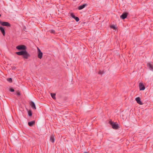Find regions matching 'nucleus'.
Segmentation results:
<instances>
[{
    "instance_id": "obj_22",
    "label": "nucleus",
    "mask_w": 153,
    "mask_h": 153,
    "mask_svg": "<svg viewBox=\"0 0 153 153\" xmlns=\"http://www.w3.org/2000/svg\"><path fill=\"white\" fill-rule=\"evenodd\" d=\"M99 74H102V72L101 71H100Z\"/></svg>"
},
{
    "instance_id": "obj_7",
    "label": "nucleus",
    "mask_w": 153,
    "mask_h": 153,
    "mask_svg": "<svg viewBox=\"0 0 153 153\" xmlns=\"http://www.w3.org/2000/svg\"><path fill=\"white\" fill-rule=\"evenodd\" d=\"M135 100L137 101V103L140 105H142L143 103L141 101L140 98V97H137L135 98Z\"/></svg>"
},
{
    "instance_id": "obj_14",
    "label": "nucleus",
    "mask_w": 153,
    "mask_h": 153,
    "mask_svg": "<svg viewBox=\"0 0 153 153\" xmlns=\"http://www.w3.org/2000/svg\"><path fill=\"white\" fill-rule=\"evenodd\" d=\"M50 141L52 143H53L55 141V138L53 135H51L50 138Z\"/></svg>"
},
{
    "instance_id": "obj_21",
    "label": "nucleus",
    "mask_w": 153,
    "mask_h": 153,
    "mask_svg": "<svg viewBox=\"0 0 153 153\" xmlns=\"http://www.w3.org/2000/svg\"><path fill=\"white\" fill-rule=\"evenodd\" d=\"M10 91L11 92H13L14 91V90L12 88H11L10 89Z\"/></svg>"
},
{
    "instance_id": "obj_1",
    "label": "nucleus",
    "mask_w": 153,
    "mask_h": 153,
    "mask_svg": "<svg viewBox=\"0 0 153 153\" xmlns=\"http://www.w3.org/2000/svg\"><path fill=\"white\" fill-rule=\"evenodd\" d=\"M16 48L19 51H21L16 52V53L19 56H22L24 59H27L28 57L30 56V55L26 51V47L24 45H20L17 46Z\"/></svg>"
},
{
    "instance_id": "obj_10",
    "label": "nucleus",
    "mask_w": 153,
    "mask_h": 153,
    "mask_svg": "<svg viewBox=\"0 0 153 153\" xmlns=\"http://www.w3.org/2000/svg\"><path fill=\"white\" fill-rule=\"evenodd\" d=\"M139 88L140 90H144L145 89V87L142 83L139 84Z\"/></svg>"
},
{
    "instance_id": "obj_4",
    "label": "nucleus",
    "mask_w": 153,
    "mask_h": 153,
    "mask_svg": "<svg viewBox=\"0 0 153 153\" xmlns=\"http://www.w3.org/2000/svg\"><path fill=\"white\" fill-rule=\"evenodd\" d=\"M128 14V13L127 12H123L122 15L120 16V17L121 19H124L126 18Z\"/></svg>"
},
{
    "instance_id": "obj_8",
    "label": "nucleus",
    "mask_w": 153,
    "mask_h": 153,
    "mask_svg": "<svg viewBox=\"0 0 153 153\" xmlns=\"http://www.w3.org/2000/svg\"><path fill=\"white\" fill-rule=\"evenodd\" d=\"M88 4L86 3L83 4L82 5H81L79 6L78 7V9L79 10H81L83 8H84V7H85L87 6Z\"/></svg>"
},
{
    "instance_id": "obj_3",
    "label": "nucleus",
    "mask_w": 153,
    "mask_h": 153,
    "mask_svg": "<svg viewBox=\"0 0 153 153\" xmlns=\"http://www.w3.org/2000/svg\"><path fill=\"white\" fill-rule=\"evenodd\" d=\"M0 24L3 26L7 27H10L11 26V25L9 22H2L1 20H0Z\"/></svg>"
},
{
    "instance_id": "obj_16",
    "label": "nucleus",
    "mask_w": 153,
    "mask_h": 153,
    "mask_svg": "<svg viewBox=\"0 0 153 153\" xmlns=\"http://www.w3.org/2000/svg\"><path fill=\"white\" fill-rule=\"evenodd\" d=\"M28 115L29 116H32V113L31 110H29L28 111Z\"/></svg>"
},
{
    "instance_id": "obj_2",
    "label": "nucleus",
    "mask_w": 153,
    "mask_h": 153,
    "mask_svg": "<svg viewBox=\"0 0 153 153\" xmlns=\"http://www.w3.org/2000/svg\"><path fill=\"white\" fill-rule=\"evenodd\" d=\"M109 123L113 129H117L119 127L118 124L116 123L111 120L109 121Z\"/></svg>"
},
{
    "instance_id": "obj_13",
    "label": "nucleus",
    "mask_w": 153,
    "mask_h": 153,
    "mask_svg": "<svg viewBox=\"0 0 153 153\" xmlns=\"http://www.w3.org/2000/svg\"><path fill=\"white\" fill-rule=\"evenodd\" d=\"M35 124V121L34 120L32 121L28 122V124L30 126H33Z\"/></svg>"
},
{
    "instance_id": "obj_6",
    "label": "nucleus",
    "mask_w": 153,
    "mask_h": 153,
    "mask_svg": "<svg viewBox=\"0 0 153 153\" xmlns=\"http://www.w3.org/2000/svg\"><path fill=\"white\" fill-rule=\"evenodd\" d=\"M71 17L76 20V22H78L79 21V18L75 16L73 13H71Z\"/></svg>"
},
{
    "instance_id": "obj_11",
    "label": "nucleus",
    "mask_w": 153,
    "mask_h": 153,
    "mask_svg": "<svg viewBox=\"0 0 153 153\" xmlns=\"http://www.w3.org/2000/svg\"><path fill=\"white\" fill-rule=\"evenodd\" d=\"M30 105L32 108L34 109H36V108L35 105V103L31 101L30 102Z\"/></svg>"
},
{
    "instance_id": "obj_9",
    "label": "nucleus",
    "mask_w": 153,
    "mask_h": 153,
    "mask_svg": "<svg viewBox=\"0 0 153 153\" xmlns=\"http://www.w3.org/2000/svg\"><path fill=\"white\" fill-rule=\"evenodd\" d=\"M147 66L150 70L153 71V65L150 63H147Z\"/></svg>"
},
{
    "instance_id": "obj_18",
    "label": "nucleus",
    "mask_w": 153,
    "mask_h": 153,
    "mask_svg": "<svg viewBox=\"0 0 153 153\" xmlns=\"http://www.w3.org/2000/svg\"><path fill=\"white\" fill-rule=\"evenodd\" d=\"M7 80L10 82H12V79L11 78H8L7 79Z\"/></svg>"
},
{
    "instance_id": "obj_23",
    "label": "nucleus",
    "mask_w": 153,
    "mask_h": 153,
    "mask_svg": "<svg viewBox=\"0 0 153 153\" xmlns=\"http://www.w3.org/2000/svg\"><path fill=\"white\" fill-rule=\"evenodd\" d=\"M15 68H16L13 67L12 68V70H14Z\"/></svg>"
},
{
    "instance_id": "obj_20",
    "label": "nucleus",
    "mask_w": 153,
    "mask_h": 153,
    "mask_svg": "<svg viewBox=\"0 0 153 153\" xmlns=\"http://www.w3.org/2000/svg\"><path fill=\"white\" fill-rule=\"evenodd\" d=\"M16 95L18 96H19L21 95V93L20 91H17L16 92Z\"/></svg>"
},
{
    "instance_id": "obj_5",
    "label": "nucleus",
    "mask_w": 153,
    "mask_h": 153,
    "mask_svg": "<svg viewBox=\"0 0 153 153\" xmlns=\"http://www.w3.org/2000/svg\"><path fill=\"white\" fill-rule=\"evenodd\" d=\"M38 48V57L40 59H41L42 57L43 53Z\"/></svg>"
},
{
    "instance_id": "obj_17",
    "label": "nucleus",
    "mask_w": 153,
    "mask_h": 153,
    "mask_svg": "<svg viewBox=\"0 0 153 153\" xmlns=\"http://www.w3.org/2000/svg\"><path fill=\"white\" fill-rule=\"evenodd\" d=\"M50 33H53V34H55V31L54 30H50Z\"/></svg>"
},
{
    "instance_id": "obj_15",
    "label": "nucleus",
    "mask_w": 153,
    "mask_h": 153,
    "mask_svg": "<svg viewBox=\"0 0 153 153\" xmlns=\"http://www.w3.org/2000/svg\"><path fill=\"white\" fill-rule=\"evenodd\" d=\"M55 95H56V94L55 93H51V97H52V98L53 99H56Z\"/></svg>"
},
{
    "instance_id": "obj_19",
    "label": "nucleus",
    "mask_w": 153,
    "mask_h": 153,
    "mask_svg": "<svg viewBox=\"0 0 153 153\" xmlns=\"http://www.w3.org/2000/svg\"><path fill=\"white\" fill-rule=\"evenodd\" d=\"M110 27L111 28H112L114 30H115L116 29V28L114 25H111Z\"/></svg>"
},
{
    "instance_id": "obj_12",
    "label": "nucleus",
    "mask_w": 153,
    "mask_h": 153,
    "mask_svg": "<svg viewBox=\"0 0 153 153\" xmlns=\"http://www.w3.org/2000/svg\"><path fill=\"white\" fill-rule=\"evenodd\" d=\"M0 30L2 34L4 36L5 35V31L4 28L0 26Z\"/></svg>"
}]
</instances>
